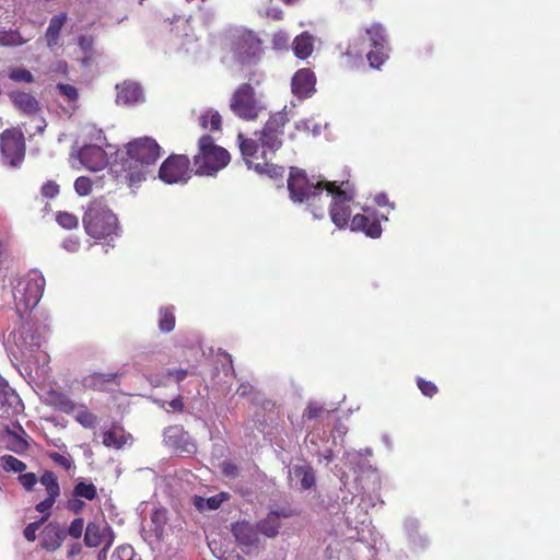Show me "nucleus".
I'll list each match as a JSON object with an SVG mask.
<instances>
[{"label": "nucleus", "instance_id": "f257e3e1", "mask_svg": "<svg viewBox=\"0 0 560 560\" xmlns=\"http://www.w3.org/2000/svg\"><path fill=\"white\" fill-rule=\"evenodd\" d=\"M162 155V148L151 137H139L125 144L121 160L129 186H137L152 175V167Z\"/></svg>", "mask_w": 560, "mask_h": 560}, {"label": "nucleus", "instance_id": "f03ea898", "mask_svg": "<svg viewBox=\"0 0 560 560\" xmlns=\"http://www.w3.org/2000/svg\"><path fill=\"white\" fill-rule=\"evenodd\" d=\"M248 82L241 83L230 97V109L242 120H256L265 109L261 95L256 92L255 85L261 82V74L252 72L247 75Z\"/></svg>", "mask_w": 560, "mask_h": 560}, {"label": "nucleus", "instance_id": "7ed1b4c3", "mask_svg": "<svg viewBox=\"0 0 560 560\" xmlns=\"http://www.w3.org/2000/svg\"><path fill=\"white\" fill-rule=\"evenodd\" d=\"M82 223L85 233L94 240L116 235L119 229L117 217L102 198L88 203Z\"/></svg>", "mask_w": 560, "mask_h": 560}, {"label": "nucleus", "instance_id": "20e7f679", "mask_svg": "<svg viewBox=\"0 0 560 560\" xmlns=\"http://www.w3.org/2000/svg\"><path fill=\"white\" fill-rule=\"evenodd\" d=\"M328 183L325 180L313 182L307 177L305 171L295 168L290 173L288 179L290 198L294 202H307L314 217L322 218L324 203L318 206L317 202L320 201L324 190L326 191L325 185Z\"/></svg>", "mask_w": 560, "mask_h": 560}, {"label": "nucleus", "instance_id": "39448f33", "mask_svg": "<svg viewBox=\"0 0 560 560\" xmlns=\"http://www.w3.org/2000/svg\"><path fill=\"white\" fill-rule=\"evenodd\" d=\"M231 161L226 149L215 144L210 135H203L198 140V152L192 158L195 173L200 176H214Z\"/></svg>", "mask_w": 560, "mask_h": 560}, {"label": "nucleus", "instance_id": "423d86ee", "mask_svg": "<svg viewBox=\"0 0 560 560\" xmlns=\"http://www.w3.org/2000/svg\"><path fill=\"white\" fill-rule=\"evenodd\" d=\"M325 199L331 197L329 214L331 221L339 228L345 229L349 224L351 215L350 203L354 200V189L349 182L337 185L336 182L325 185Z\"/></svg>", "mask_w": 560, "mask_h": 560}, {"label": "nucleus", "instance_id": "0eeeda50", "mask_svg": "<svg viewBox=\"0 0 560 560\" xmlns=\"http://www.w3.org/2000/svg\"><path fill=\"white\" fill-rule=\"evenodd\" d=\"M39 482L45 487L47 495L43 501L38 502L35 505V510L44 515L39 521L30 523L24 528L23 534L28 541H34L36 539L37 530L40 528L43 523L49 518L51 514L50 510L60 495V486L57 476L54 471H44V474L39 478Z\"/></svg>", "mask_w": 560, "mask_h": 560}, {"label": "nucleus", "instance_id": "6e6552de", "mask_svg": "<svg viewBox=\"0 0 560 560\" xmlns=\"http://www.w3.org/2000/svg\"><path fill=\"white\" fill-rule=\"evenodd\" d=\"M45 289V278L38 271L28 272L18 284L14 300L24 311L34 308L40 301Z\"/></svg>", "mask_w": 560, "mask_h": 560}, {"label": "nucleus", "instance_id": "1a4fd4ad", "mask_svg": "<svg viewBox=\"0 0 560 560\" xmlns=\"http://www.w3.org/2000/svg\"><path fill=\"white\" fill-rule=\"evenodd\" d=\"M288 122L287 114L278 112L269 117L259 132L255 133L259 136L261 153L275 154L282 147L284 127Z\"/></svg>", "mask_w": 560, "mask_h": 560}, {"label": "nucleus", "instance_id": "9d476101", "mask_svg": "<svg viewBox=\"0 0 560 560\" xmlns=\"http://www.w3.org/2000/svg\"><path fill=\"white\" fill-rule=\"evenodd\" d=\"M231 46L234 56L242 63L256 60L262 51L259 37L246 28L233 33Z\"/></svg>", "mask_w": 560, "mask_h": 560}, {"label": "nucleus", "instance_id": "9b49d317", "mask_svg": "<svg viewBox=\"0 0 560 560\" xmlns=\"http://www.w3.org/2000/svg\"><path fill=\"white\" fill-rule=\"evenodd\" d=\"M0 150L5 163L18 166L25 156V139L19 129H7L0 135Z\"/></svg>", "mask_w": 560, "mask_h": 560}, {"label": "nucleus", "instance_id": "f8f14e48", "mask_svg": "<svg viewBox=\"0 0 560 560\" xmlns=\"http://www.w3.org/2000/svg\"><path fill=\"white\" fill-rule=\"evenodd\" d=\"M190 175V160L185 154H171L159 168L160 179L167 184L185 183Z\"/></svg>", "mask_w": 560, "mask_h": 560}, {"label": "nucleus", "instance_id": "ddd939ff", "mask_svg": "<svg viewBox=\"0 0 560 560\" xmlns=\"http://www.w3.org/2000/svg\"><path fill=\"white\" fill-rule=\"evenodd\" d=\"M364 33L365 36L362 37V39L364 40L366 38L371 46V50L366 54V59L371 68L380 69L388 58V55L385 51V30L381 24L375 23L370 27H366Z\"/></svg>", "mask_w": 560, "mask_h": 560}, {"label": "nucleus", "instance_id": "4468645a", "mask_svg": "<svg viewBox=\"0 0 560 560\" xmlns=\"http://www.w3.org/2000/svg\"><path fill=\"white\" fill-rule=\"evenodd\" d=\"M114 542V534L106 521H94L86 525L84 532V544L88 547L95 548L101 545L105 549L109 548Z\"/></svg>", "mask_w": 560, "mask_h": 560}, {"label": "nucleus", "instance_id": "2eb2a0df", "mask_svg": "<svg viewBox=\"0 0 560 560\" xmlns=\"http://www.w3.org/2000/svg\"><path fill=\"white\" fill-rule=\"evenodd\" d=\"M81 164L90 171L96 172L107 165V154L101 145H83L78 152Z\"/></svg>", "mask_w": 560, "mask_h": 560}, {"label": "nucleus", "instance_id": "dca6fc26", "mask_svg": "<svg viewBox=\"0 0 560 560\" xmlns=\"http://www.w3.org/2000/svg\"><path fill=\"white\" fill-rule=\"evenodd\" d=\"M315 73L308 68L300 69L294 73L291 81L292 93L300 100L307 98L315 91Z\"/></svg>", "mask_w": 560, "mask_h": 560}, {"label": "nucleus", "instance_id": "f3484780", "mask_svg": "<svg viewBox=\"0 0 560 560\" xmlns=\"http://www.w3.org/2000/svg\"><path fill=\"white\" fill-rule=\"evenodd\" d=\"M258 528L249 522L238 521L232 525V534L237 544L245 548H257L259 544Z\"/></svg>", "mask_w": 560, "mask_h": 560}, {"label": "nucleus", "instance_id": "a211bd4d", "mask_svg": "<svg viewBox=\"0 0 560 560\" xmlns=\"http://www.w3.org/2000/svg\"><path fill=\"white\" fill-rule=\"evenodd\" d=\"M116 102L120 105H135L144 100L142 88L133 81H124L116 85Z\"/></svg>", "mask_w": 560, "mask_h": 560}, {"label": "nucleus", "instance_id": "6ab92c4d", "mask_svg": "<svg viewBox=\"0 0 560 560\" xmlns=\"http://www.w3.org/2000/svg\"><path fill=\"white\" fill-rule=\"evenodd\" d=\"M350 229L354 232H363L366 236L372 238L380 237L383 231L380 219L360 213L352 218Z\"/></svg>", "mask_w": 560, "mask_h": 560}, {"label": "nucleus", "instance_id": "aec40b11", "mask_svg": "<svg viewBox=\"0 0 560 560\" xmlns=\"http://www.w3.org/2000/svg\"><path fill=\"white\" fill-rule=\"evenodd\" d=\"M237 142L242 156L249 168H253L261 161V144L258 140L247 138L243 133H238Z\"/></svg>", "mask_w": 560, "mask_h": 560}, {"label": "nucleus", "instance_id": "412c9836", "mask_svg": "<svg viewBox=\"0 0 560 560\" xmlns=\"http://www.w3.org/2000/svg\"><path fill=\"white\" fill-rule=\"evenodd\" d=\"M119 381L120 375L117 372H93L82 378V385L91 390L103 392L107 389L108 384L118 385Z\"/></svg>", "mask_w": 560, "mask_h": 560}, {"label": "nucleus", "instance_id": "4be33fe9", "mask_svg": "<svg viewBox=\"0 0 560 560\" xmlns=\"http://www.w3.org/2000/svg\"><path fill=\"white\" fill-rule=\"evenodd\" d=\"M67 19L68 16L66 13L56 14L50 19L44 36L46 45L50 50H55L62 46L61 30L65 26Z\"/></svg>", "mask_w": 560, "mask_h": 560}, {"label": "nucleus", "instance_id": "5701e85b", "mask_svg": "<svg viewBox=\"0 0 560 560\" xmlns=\"http://www.w3.org/2000/svg\"><path fill=\"white\" fill-rule=\"evenodd\" d=\"M9 96L14 107L25 115H34L39 110V103L31 93L14 91Z\"/></svg>", "mask_w": 560, "mask_h": 560}, {"label": "nucleus", "instance_id": "b1692460", "mask_svg": "<svg viewBox=\"0 0 560 560\" xmlns=\"http://www.w3.org/2000/svg\"><path fill=\"white\" fill-rule=\"evenodd\" d=\"M66 539V530L57 523H49L43 532L42 547L48 551L57 550Z\"/></svg>", "mask_w": 560, "mask_h": 560}, {"label": "nucleus", "instance_id": "393cba45", "mask_svg": "<svg viewBox=\"0 0 560 560\" xmlns=\"http://www.w3.org/2000/svg\"><path fill=\"white\" fill-rule=\"evenodd\" d=\"M280 516L289 517L290 514L285 512H270L264 520L257 524L259 533L262 535L273 538L278 535L280 528Z\"/></svg>", "mask_w": 560, "mask_h": 560}, {"label": "nucleus", "instance_id": "a878e982", "mask_svg": "<svg viewBox=\"0 0 560 560\" xmlns=\"http://www.w3.org/2000/svg\"><path fill=\"white\" fill-rule=\"evenodd\" d=\"M18 429L20 433L15 432L9 427L5 428V433L9 436V443L7 445V448L15 454L22 455L30 448V444L26 441V439L22 436V434L26 435V432L23 429V427L21 424H18Z\"/></svg>", "mask_w": 560, "mask_h": 560}, {"label": "nucleus", "instance_id": "bb28decb", "mask_svg": "<svg viewBox=\"0 0 560 560\" xmlns=\"http://www.w3.org/2000/svg\"><path fill=\"white\" fill-rule=\"evenodd\" d=\"M129 438L124 428L114 425L103 433V444L108 448L120 450L127 444Z\"/></svg>", "mask_w": 560, "mask_h": 560}, {"label": "nucleus", "instance_id": "cd10ccee", "mask_svg": "<svg viewBox=\"0 0 560 560\" xmlns=\"http://www.w3.org/2000/svg\"><path fill=\"white\" fill-rule=\"evenodd\" d=\"M269 154L261 153V161L257 163L253 168L257 174L267 175L272 179L283 178L284 167L279 166L270 162Z\"/></svg>", "mask_w": 560, "mask_h": 560}, {"label": "nucleus", "instance_id": "c85d7f7f", "mask_svg": "<svg viewBox=\"0 0 560 560\" xmlns=\"http://www.w3.org/2000/svg\"><path fill=\"white\" fill-rule=\"evenodd\" d=\"M313 37L308 33H302L293 42L294 55L300 59H306L313 52Z\"/></svg>", "mask_w": 560, "mask_h": 560}, {"label": "nucleus", "instance_id": "c756f323", "mask_svg": "<svg viewBox=\"0 0 560 560\" xmlns=\"http://www.w3.org/2000/svg\"><path fill=\"white\" fill-rule=\"evenodd\" d=\"M72 497H78L82 500L93 501L98 498L97 488L93 482H88L84 479H80L73 486Z\"/></svg>", "mask_w": 560, "mask_h": 560}, {"label": "nucleus", "instance_id": "7c9ffc66", "mask_svg": "<svg viewBox=\"0 0 560 560\" xmlns=\"http://www.w3.org/2000/svg\"><path fill=\"white\" fill-rule=\"evenodd\" d=\"M295 477L301 478V487L304 490L312 489L316 483L315 470L310 465L294 466Z\"/></svg>", "mask_w": 560, "mask_h": 560}, {"label": "nucleus", "instance_id": "2f4dec72", "mask_svg": "<svg viewBox=\"0 0 560 560\" xmlns=\"http://www.w3.org/2000/svg\"><path fill=\"white\" fill-rule=\"evenodd\" d=\"M199 124L202 129L218 131L221 130L222 117L218 110L209 109L199 117Z\"/></svg>", "mask_w": 560, "mask_h": 560}, {"label": "nucleus", "instance_id": "473e14b6", "mask_svg": "<svg viewBox=\"0 0 560 560\" xmlns=\"http://www.w3.org/2000/svg\"><path fill=\"white\" fill-rule=\"evenodd\" d=\"M159 328L162 332H171L175 328V314L173 307L160 308Z\"/></svg>", "mask_w": 560, "mask_h": 560}, {"label": "nucleus", "instance_id": "72a5a7b5", "mask_svg": "<svg viewBox=\"0 0 560 560\" xmlns=\"http://www.w3.org/2000/svg\"><path fill=\"white\" fill-rule=\"evenodd\" d=\"M54 406L65 413H71L75 409V404L63 393L52 392L50 394Z\"/></svg>", "mask_w": 560, "mask_h": 560}, {"label": "nucleus", "instance_id": "f704fd0d", "mask_svg": "<svg viewBox=\"0 0 560 560\" xmlns=\"http://www.w3.org/2000/svg\"><path fill=\"white\" fill-rule=\"evenodd\" d=\"M0 460L5 471L23 472L26 469V464L12 455H3Z\"/></svg>", "mask_w": 560, "mask_h": 560}, {"label": "nucleus", "instance_id": "c9c22d12", "mask_svg": "<svg viewBox=\"0 0 560 560\" xmlns=\"http://www.w3.org/2000/svg\"><path fill=\"white\" fill-rule=\"evenodd\" d=\"M75 420L86 429H94L97 424V417L86 408H82L78 411Z\"/></svg>", "mask_w": 560, "mask_h": 560}, {"label": "nucleus", "instance_id": "e433bc0d", "mask_svg": "<svg viewBox=\"0 0 560 560\" xmlns=\"http://www.w3.org/2000/svg\"><path fill=\"white\" fill-rule=\"evenodd\" d=\"M57 223L67 230L75 229L79 224L77 215L67 211H59L56 214Z\"/></svg>", "mask_w": 560, "mask_h": 560}, {"label": "nucleus", "instance_id": "4c0bfd02", "mask_svg": "<svg viewBox=\"0 0 560 560\" xmlns=\"http://www.w3.org/2000/svg\"><path fill=\"white\" fill-rule=\"evenodd\" d=\"M9 78L15 82L31 83L34 81L32 72L25 68L16 67L10 70Z\"/></svg>", "mask_w": 560, "mask_h": 560}, {"label": "nucleus", "instance_id": "58836bf2", "mask_svg": "<svg viewBox=\"0 0 560 560\" xmlns=\"http://www.w3.org/2000/svg\"><path fill=\"white\" fill-rule=\"evenodd\" d=\"M93 182L90 177L80 176L74 182V190L79 196H88L92 192Z\"/></svg>", "mask_w": 560, "mask_h": 560}, {"label": "nucleus", "instance_id": "ea45409f", "mask_svg": "<svg viewBox=\"0 0 560 560\" xmlns=\"http://www.w3.org/2000/svg\"><path fill=\"white\" fill-rule=\"evenodd\" d=\"M48 457L58 466L62 467L65 470L70 471L74 469V463L70 456H65L58 452L48 453Z\"/></svg>", "mask_w": 560, "mask_h": 560}, {"label": "nucleus", "instance_id": "a19ab883", "mask_svg": "<svg viewBox=\"0 0 560 560\" xmlns=\"http://www.w3.org/2000/svg\"><path fill=\"white\" fill-rule=\"evenodd\" d=\"M60 95H62L68 102H77L79 93L75 86L67 83H58L56 86Z\"/></svg>", "mask_w": 560, "mask_h": 560}, {"label": "nucleus", "instance_id": "79ce46f5", "mask_svg": "<svg viewBox=\"0 0 560 560\" xmlns=\"http://www.w3.org/2000/svg\"><path fill=\"white\" fill-rule=\"evenodd\" d=\"M136 557L137 555L130 545H122L115 549L112 560H135Z\"/></svg>", "mask_w": 560, "mask_h": 560}, {"label": "nucleus", "instance_id": "37998d69", "mask_svg": "<svg viewBox=\"0 0 560 560\" xmlns=\"http://www.w3.org/2000/svg\"><path fill=\"white\" fill-rule=\"evenodd\" d=\"M417 385H418V388L420 389V392L424 396L430 397V398H432L439 392L438 386L433 382L427 381L422 377L417 378Z\"/></svg>", "mask_w": 560, "mask_h": 560}, {"label": "nucleus", "instance_id": "c03bdc74", "mask_svg": "<svg viewBox=\"0 0 560 560\" xmlns=\"http://www.w3.org/2000/svg\"><path fill=\"white\" fill-rule=\"evenodd\" d=\"M83 529H84V520L82 517H77L70 523V525L66 532V536L69 535L72 538L79 539L83 534Z\"/></svg>", "mask_w": 560, "mask_h": 560}, {"label": "nucleus", "instance_id": "a18cd8bd", "mask_svg": "<svg viewBox=\"0 0 560 560\" xmlns=\"http://www.w3.org/2000/svg\"><path fill=\"white\" fill-rule=\"evenodd\" d=\"M59 191L60 187L54 180H47L40 188L42 196L49 199L56 198L59 195Z\"/></svg>", "mask_w": 560, "mask_h": 560}, {"label": "nucleus", "instance_id": "49530a36", "mask_svg": "<svg viewBox=\"0 0 560 560\" xmlns=\"http://www.w3.org/2000/svg\"><path fill=\"white\" fill-rule=\"evenodd\" d=\"M18 480L26 491H32L37 483L38 478L34 472H26L20 475Z\"/></svg>", "mask_w": 560, "mask_h": 560}, {"label": "nucleus", "instance_id": "de8ad7c7", "mask_svg": "<svg viewBox=\"0 0 560 560\" xmlns=\"http://www.w3.org/2000/svg\"><path fill=\"white\" fill-rule=\"evenodd\" d=\"M325 412L323 406L316 404H310L303 413V418L313 420L319 418Z\"/></svg>", "mask_w": 560, "mask_h": 560}, {"label": "nucleus", "instance_id": "09e8293b", "mask_svg": "<svg viewBox=\"0 0 560 560\" xmlns=\"http://www.w3.org/2000/svg\"><path fill=\"white\" fill-rule=\"evenodd\" d=\"M66 508L74 514H80L85 508V502L78 497H72L67 501Z\"/></svg>", "mask_w": 560, "mask_h": 560}, {"label": "nucleus", "instance_id": "8fccbe9b", "mask_svg": "<svg viewBox=\"0 0 560 560\" xmlns=\"http://www.w3.org/2000/svg\"><path fill=\"white\" fill-rule=\"evenodd\" d=\"M188 374L186 369H168L166 371V376L172 377L177 384H180Z\"/></svg>", "mask_w": 560, "mask_h": 560}, {"label": "nucleus", "instance_id": "3c124183", "mask_svg": "<svg viewBox=\"0 0 560 560\" xmlns=\"http://www.w3.org/2000/svg\"><path fill=\"white\" fill-rule=\"evenodd\" d=\"M222 472L226 477L235 478V477L238 476L240 469H238V467L235 464H233L231 462H224L222 464Z\"/></svg>", "mask_w": 560, "mask_h": 560}, {"label": "nucleus", "instance_id": "603ef678", "mask_svg": "<svg viewBox=\"0 0 560 560\" xmlns=\"http://www.w3.org/2000/svg\"><path fill=\"white\" fill-rule=\"evenodd\" d=\"M374 201L380 207H389L390 209H394V203L389 201L386 194H377L374 197Z\"/></svg>", "mask_w": 560, "mask_h": 560}, {"label": "nucleus", "instance_id": "864d4df0", "mask_svg": "<svg viewBox=\"0 0 560 560\" xmlns=\"http://www.w3.org/2000/svg\"><path fill=\"white\" fill-rule=\"evenodd\" d=\"M168 406L174 410L182 412L184 410V402L182 396H178L168 402Z\"/></svg>", "mask_w": 560, "mask_h": 560}, {"label": "nucleus", "instance_id": "5fc2aeb1", "mask_svg": "<svg viewBox=\"0 0 560 560\" xmlns=\"http://www.w3.org/2000/svg\"><path fill=\"white\" fill-rule=\"evenodd\" d=\"M221 504V500L217 497H211L207 500V505L210 510H217Z\"/></svg>", "mask_w": 560, "mask_h": 560}, {"label": "nucleus", "instance_id": "6e6d98bb", "mask_svg": "<svg viewBox=\"0 0 560 560\" xmlns=\"http://www.w3.org/2000/svg\"><path fill=\"white\" fill-rule=\"evenodd\" d=\"M81 551V546L79 544H74L71 546L68 556L73 557L74 555L79 553Z\"/></svg>", "mask_w": 560, "mask_h": 560}, {"label": "nucleus", "instance_id": "4d7b16f0", "mask_svg": "<svg viewBox=\"0 0 560 560\" xmlns=\"http://www.w3.org/2000/svg\"><path fill=\"white\" fill-rule=\"evenodd\" d=\"M352 50H354V51L359 50V49H358L357 44H353V45L351 46V49H349V50L345 54V56H346V58H347L348 60H349V59L351 58V56H352Z\"/></svg>", "mask_w": 560, "mask_h": 560}, {"label": "nucleus", "instance_id": "13d9d810", "mask_svg": "<svg viewBox=\"0 0 560 560\" xmlns=\"http://www.w3.org/2000/svg\"><path fill=\"white\" fill-rule=\"evenodd\" d=\"M11 44L21 45V44H22V40H15V39H13V40L11 42Z\"/></svg>", "mask_w": 560, "mask_h": 560}, {"label": "nucleus", "instance_id": "bf43d9fd", "mask_svg": "<svg viewBox=\"0 0 560 560\" xmlns=\"http://www.w3.org/2000/svg\"><path fill=\"white\" fill-rule=\"evenodd\" d=\"M358 59H359V61H360V62H362V61H363V58H362V55H361V54H359V55H358Z\"/></svg>", "mask_w": 560, "mask_h": 560}, {"label": "nucleus", "instance_id": "052dcab7", "mask_svg": "<svg viewBox=\"0 0 560 560\" xmlns=\"http://www.w3.org/2000/svg\"><path fill=\"white\" fill-rule=\"evenodd\" d=\"M285 3H291L293 2L294 0H283Z\"/></svg>", "mask_w": 560, "mask_h": 560}]
</instances>
